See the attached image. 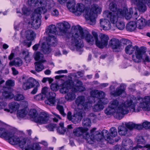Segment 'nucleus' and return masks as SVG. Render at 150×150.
<instances>
[{
  "instance_id": "obj_1",
  "label": "nucleus",
  "mask_w": 150,
  "mask_h": 150,
  "mask_svg": "<svg viewBox=\"0 0 150 150\" xmlns=\"http://www.w3.org/2000/svg\"><path fill=\"white\" fill-rule=\"evenodd\" d=\"M72 28L76 32L72 39V45L75 46L77 51H81L84 46L82 40L84 39L89 44L93 45L97 39V33L94 31L92 32V35L86 31H83V28L79 25H74Z\"/></svg>"
},
{
  "instance_id": "obj_2",
  "label": "nucleus",
  "mask_w": 150,
  "mask_h": 150,
  "mask_svg": "<svg viewBox=\"0 0 150 150\" xmlns=\"http://www.w3.org/2000/svg\"><path fill=\"white\" fill-rule=\"evenodd\" d=\"M56 29L55 25H49L47 29L46 30L45 32L48 35L46 38L47 42V43H42L41 48V51L45 54H48L50 52V45L54 46L56 45L57 42V35H56Z\"/></svg>"
},
{
  "instance_id": "obj_3",
  "label": "nucleus",
  "mask_w": 150,
  "mask_h": 150,
  "mask_svg": "<svg viewBox=\"0 0 150 150\" xmlns=\"http://www.w3.org/2000/svg\"><path fill=\"white\" fill-rule=\"evenodd\" d=\"M96 128H93L91 130L90 134L87 133L84 136V138L88 142L92 144L95 140L100 141L103 138H105L108 141L111 142L112 139L109 134V132L108 130L103 129L101 132L100 131H96Z\"/></svg>"
},
{
  "instance_id": "obj_4",
  "label": "nucleus",
  "mask_w": 150,
  "mask_h": 150,
  "mask_svg": "<svg viewBox=\"0 0 150 150\" xmlns=\"http://www.w3.org/2000/svg\"><path fill=\"white\" fill-rule=\"evenodd\" d=\"M144 47H141L140 48L137 45L133 46L132 45L129 44L125 48V52L127 54H131L135 51V56L133 55L132 58L133 60L135 62L139 63L141 61L143 55L146 51L144 49Z\"/></svg>"
},
{
  "instance_id": "obj_5",
  "label": "nucleus",
  "mask_w": 150,
  "mask_h": 150,
  "mask_svg": "<svg viewBox=\"0 0 150 150\" xmlns=\"http://www.w3.org/2000/svg\"><path fill=\"white\" fill-rule=\"evenodd\" d=\"M100 9L96 4H93L90 9H88L85 11V17L86 19L90 20L91 24H94L96 22L97 13H100Z\"/></svg>"
},
{
  "instance_id": "obj_6",
  "label": "nucleus",
  "mask_w": 150,
  "mask_h": 150,
  "mask_svg": "<svg viewBox=\"0 0 150 150\" xmlns=\"http://www.w3.org/2000/svg\"><path fill=\"white\" fill-rule=\"evenodd\" d=\"M7 139L8 140L10 144L13 145L18 144L20 148H24L25 150V147L27 146L28 144L31 143L29 142H26V139L25 138H24L20 139L18 136L15 135V133L11 131Z\"/></svg>"
},
{
  "instance_id": "obj_7",
  "label": "nucleus",
  "mask_w": 150,
  "mask_h": 150,
  "mask_svg": "<svg viewBox=\"0 0 150 150\" xmlns=\"http://www.w3.org/2000/svg\"><path fill=\"white\" fill-rule=\"evenodd\" d=\"M29 114L30 117L34 119L35 122L39 123L40 124L47 123L49 119V115L44 112H40L38 116V112L34 109L30 111Z\"/></svg>"
},
{
  "instance_id": "obj_8",
  "label": "nucleus",
  "mask_w": 150,
  "mask_h": 150,
  "mask_svg": "<svg viewBox=\"0 0 150 150\" xmlns=\"http://www.w3.org/2000/svg\"><path fill=\"white\" fill-rule=\"evenodd\" d=\"M124 14V11L121 8L117 9L116 14L115 13H112L109 11H105L103 14L104 16L109 19L113 24L117 21L118 16H123Z\"/></svg>"
},
{
  "instance_id": "obj_9",
  "label": "nucleus",
  "mask_w": 150,
  "mask_h": 150,
  "mask_svg": "<svg viewBox=\"0 0 150 150\" xmlns=\"http://www.w3.org/2000/svg\"><path fill=\"white\" fill-rule=\"evenodd\" d=\"M85 98L83 96H80L76 98L75 102L79 110H83L88 109L92 106V103L90 102H85Z\"/></svg>"
},
{
  "instance_id": "obj_10",
  "label": "nucleus",
  "mask_w": 150,
  "mask_h": 150,
  "mask_svg": "<svg viewBox=\"0 0 150 150\" xmlns=\"http://www.w3.org/2000/svg\"><path fill=\"white\" fill-rule=\"evenodd\" d=\"M43 2L44 5L40 6V7H38L35 9V11L38 13H41L44 14L47 12V9H50L53 7L55 3L52 0H45Z\"/></svg>"
},
{
  "instance_id": "obj_11",
  "label": "nucleus",
  "mask_w": 150,
  "mask_h": 150,
  "mask_svg": "<svg viewBox=\"0 0 150 150\" xmlns=\"http://www.w3.org/2000/svg\"><path fill=\"white\" fill-rule=\"evenodd\" d=\"M119 105V102L116 99L111 102V104L105 110V113L107 115L114 114Z\"/></svg>"
},
{
  "instance_id": "obj_12",
  "label": "nucleus",
  "mask_w": 150,
  "mask_h": 150,
  "mask_svg": "<svg viewBox=\"0 0 150 150\" xmlns=\"http://www.w3.org/2000/svg\"><path fill=\"white\" fill-rule=\"evenodd\" d=\"M100 41L98 40V36L96 42V45L99 48L103 49L107 45L109 37L107 35L103 34L100 37Z\"/></svg>"
},
{
  "instance_id": "obj_13",
  "label": "nucleus",
  "mask_w": 150,
  "mask_h": 150,
  "mask_svg": "<svg viewBox=\"0 0 150 150\" xmlns=\"http://www.w3.org/2000/svg\"><path fill=\"white\" fill-rule=\"evenodd\" d=\"M109 44L112 49L115 52H119L122 50L121 43L117 39L112 38L109 42Z\"/></svg>"
},
{
  "instance_id": "obj_14",
  "label": "nucleus",
  "mask_w": 150,
  "mask_h": 150,
  "mask_svg": "<svg viewBox=\"0 0 150 150\" xmlns=\"http://www.w3.org/2000/svg\"><path fill=\"white\" fill-rule=\"evenodd\" d=\"M131 1L133 4H136L137 8L140 12L144 13L147 9L145 1L140 0H131Z\"/></svg>"
},
{
  "instance_id": "obj_15",
  "label": "nucleus",
  "mask_w": 150,
  "mask_h": 150,
  "mask_svg": "<svg viewBox=\"0 0 150 150\" xmlns=\"http://www.w3.org/2000/svg\"><path fill=\"white\" fill-rule=\"evenodd\" d=\"M129 112V110H127L125 107L121 108L120 106L117 107L114 115L116 118L120 120L124 116V115Z\"/></svg>"
},
{
  "instance_id": "obj_16",
  "label": "nucleus",
  "mask_w": 150,
  "mask_h": 150,
  "mask_svg": "<svg viewBox=\"0 0 150 150\" xmlns=\"http://www.w3.org/2000/svg\"><path fill=\"white\" fill-rule=\"evenodd\" d=\"M133 100L131 99H128L123 104L121 105L120 106L121 108L125 107L128 110L129 108L130 107L131 109H133L135 112H139V110H135V108L137 101L136 99V98H135V99L134 100V101Z\"/></svg>"
},
{
  "instance_id": "obj_17",
  "label": "nucleus",
  "mask_w": 150,
  "mask_h": 150,
  "mask_svg": "<svg viewBox=\"0 0 150 150\" xmlns=\"http://www.w3.org/2000/svg\"><path fill=\"white\" fill-rule=\"evenodd\" d=\"M42 13H38L34 11V12L33 14V16L34 18H36V20L35 23L33 21L32 23V25L35 29H38L40 26L41 21V14Z\"/></svg>"
},
{
  "instance_id": "obj_18",
  "label": "nucleus",
  "mask_w": 150,
  "mask_h": 150,
  "mask_svg": "<svg viewBox=\"0 0 150 150\" xmlns=\"http://www.w3.org/2000/svg\"><path fill=\"white\" fill-rule=\"evenodd\" d=\"M35 80L31 77L26 79L25 82L23 83V88L24 90H27L33 87L35 85Z\"/></svg>"
},
{
  "instance_id": "obj_19",
  "label": "nucleus",
  "mask_w": 150,
  "mask_h": 150,
  "mask_svg": "<svg viewBox=\"0 0 150 150\" xmlns=\"http://www.w3.org/2000/svg\"><path fill=\"white\" fill-rule=\"evenodd\" d=\"M88 130V129L87 128L79 127L74 129L73 130V133L74 135L78 137L83 135L84 133H86L85 135H83V138H84V136H85L86 134L87 133L86 132Z\"/></svg>"
},
{
  "instance_id": "obj_20",
  "label": "nucleus",
  "mask_w": 150,
  "mask_h": 150,
  "mask_svg": "<svg viewBox=\"0 0 150 150\" xmlns=\"http://www.w3.org/2000/svg\"><path fill=\"white\" fill-rule=\"evenodd\" d=\"M83 110H79L73 115L71 122L76 124L81 122L83 117Z\"/></svg>"
},
{
  "instance_id": "obj_21",
  "label": "nucleus",
  "mask_w": 150,
  "mask_h": 150,
  "mask_svg": "<svg viewBox=\"0 0 150 150\" xmlns=\"http://www.w3.org/2000/svg\"><path fill=\"white\" fill-rule=\"evenodd\" d=\"M137 142V145L133 147L132 150H135L138 148L143 149L145 148L144 146L139 145V144H143L145 143L146 141L143 137L141 136H138L136 138Z\"/></svg>"
},
{
  "instance_id": "obj_22",
  "label": "nucleus",
  "mask_w": 150,
  "mask_h": 150,
  "mask_svg": "<svg viewBox=\"0 0 150 150\" xmlns=\"http://www.w3.org/2000/svg\"><path fill=\"white\" fill-rule=\"evenodd\" d=\"M104 93V92L102 91L94 90L91 91L90 92V94L92 97L94 98H98V100L101 96H103Z\"/></svg>"
},
{
  "instance_id": "obj_23",
  "label": "nucleus",
  "mask_w": 150,
  "mask_h": 150,
  "mask_svg": "<svg viewBox=\"0 0 150 150\" xmlns=\"http://www.w3.org/2000/svg\"><path fill=\"white\" fill-rule=\"evenodd\" d=\"M70 28V26L69 23L65 21L59 23L58 26L60 31L62 33H66L67 31V29Z\"/></svg>"
},
{
  "instance_id": "obj_24",
  "label": "nucleus",
  "mask_w": 150,
  "mask_h": 150,
  "mask_svg": "<svg viewBox=\"0 0 150 150\" xmlns=\"http://www.w3.org/2000/svg\"><path fill=\"white\" fill-rule=\"evenodd\" d=\"M45 0H28V4L30 6H40L44 5L43 2Z\"/></svg>"
},
{
  "instance_id": "obj_25",
  "label": "nucleus",
  "mask_w": 150,
  "mask_h": 150,
  "mask_svg": "<svg viewBox=\"0 0 150 150\" xmlns=\"http://www.w3.org/2000/svg\"><path fill=\"white\" fill-rule=\"evenodd\" d=\"M150 105V96H146L144 97L143 102L139 104V106L142 108H148Z\"/></svg>"
},
{
  "instance_id": "obj_26",
  "label": "nucleus",
  "mask_w": 150,
  "mask_h": 150,
  "mask_svg": "<svg viewBox=\"0 0 150 150\" xmlns=\"http://www.w3.org/2000/svg\"><path fill=\"white\" fill-rule=\"evenodd\" d=\"M41 147L38 143H28L25 147V150H40Z\"/></svg>"
},
{
  "instance_id": "obj_27",
  "label": "nucleus",
  "mask_w": 150,
  "mask_h": 150,
  "mask_svg": "<svg viewBox=\"0 0 150 150\" xmlns=\"http://www.w3.org/2000/svg\"><path fill=\"white\" fill-rule=\"evenodd\" d=\"M121 86L117 87L116 90L112 91L110 92V94L113 96L116 97L121 95L125 92L124 88H121Z\"/></svg>"
},
{
  "instance_id": "obj_28",
  "label": "nucleus",
  "mask_w": 150,
  "mask_h": 150,
  "mask_svg": "<svg viewBox=\"0 0 150 150\" xmlns=\"http://www.w3.org/2000/svg\"><path fill=\"white\" fill-rule=\"evenodd\" d=\"M118 132L119 134L121 136H129L127 128L123 125L120 126L118 127Z\"/></svg>"
},
{
  "instance_id": "obj_29",
  "label": "nucleus",
  "mask_w": 150,
  "mask_h": 150,
  "mask_svg": "<svg viewBox=\"0 0 150 150\" xmlns=\"http://www.w3.org/2000/svg\"><path fill=\"white\" fill-rule=\"evenodd\" d=\"M34 59L36 61H38V62H46L44 59V55L43 54L39 52H37L34 54Z\"/></svg>"
},
{
  "instance_id": "obj_30",
  "label": "nucleus",
  "mask_w": 150,
  "mask_h": 150,
  "mask_svg": "<svg viewBox=\"0 0 150 150\" xmlns=\"http://www.w3.org/2000/svg\"><path fill=\"white\" fill-rule=\"evenodd\" d=\"M36 34L32 30H29L26 32V37L28 41H32L35 38Z\"/></svg>"
},
{
  "instance_id": "obj_31",
  "label": "nucleus",
  "mask_w": 150,
  "mask_h": 150,
  "mask_svg": "<svg viewBox=\"0 0 150 150\" xmlns=\"http://www.w3.org/2000/svg\"><path fill=\"white\" fill-rule=\"evenodd\" d=\"M11 132V131H8L5 128H0V137L7 139Z\"/></svg>"
},
{
  "instance_id": "obj_32",
  "label": "nucleus",
  "mask_w": 150,
  "mask_h": 150,
  "mask_svg": "<svg viewBox=\"0 0 150 150\" xmlns=\"http://www.w3.org/2000/svg\"><path fill=\"white\" fill-rule=\"evenodd\" d=\"M136 27V21H131L127 25L126 28L128 31H132L135 30Z\"/></svg>"
},
{
  "instance_id": "obj_33",
  "label": "nucleus",
  "mask_w": 150,
  "mask_h": 150,
  "mask_svg": "<svg viewBox=\"0 0 150 150\" xmlns=\"http://www.w3.org/2000/svg\"><path fill=\"white\" fill-rule=\"evenodd\" d=\"M146 20L142 18H139L136 22L137 27L139 29L143 28L146 25Z\"/></svg>"
},
{
  "instance_id": "obj_34",
  "label": "nucleus",
  "mask_w": 150,
  "mask_h": 150,
  "mask_svg": "<svg viewBox=\"0 0 150 150\" xmlns=\"http://www.w3.org/2000/svg\"><path fill=\"white\" fill-rule=\"evenodd\" d=\"M132 143V142L129 139H125L123 140L122 142V146L123 148L125 150H128L130 147L129 143Z\"/></svg>"
},
{
  "instance_id": "obj_35",
  "label": "nucleus",
  "mask_w": 150,
  "mask_h": 150,
  "mask_svg": "<svg viewBox=\"0 0 150 150\" xmlns=\"http://www.w3.org/2000/svg\"><path fill=\"white\" fill-rule=\"evenodd\" d=\"M86 10H88V9L85 8L83 4L79 3L77 4L76 6V12L78 11L80 12V13H79L78 14V15L80 16L83 12H84V14L85 15V11Z\"/></svg>"
},
{
  "instance_id": "obj_36",
  "label": "nucleus",
  "mask_w": 150,
  "mask_h": 150,
  "mask_svg": "<svg viewBox=\"0 0 150 150\" xmlns=\"http://www.w3.org/2000/svg\"><path fill=\"white\" fill-rule=\"evenodd\" d=\"M42 63L40 62H35V71L39 72L42 71L44 69V66L42 64Z\"/></svg>"
},
{
  "instance_id": "obj_37",
  "label": "nucleus",
  "mask_w": 150,
  "mask_h": 150,
  "mask_svg": "<svg viewBox=\"0 0 150 150\" xmlns=\"http://www.w3.org/2000/svg\"><path fill=\"white\" fill-rule=\"evenodd\" d=\"M8 106L9 108L12 111H16L19 109V105L17 102H13L9 103Z\"/></svg>"
},
{
  "instance_id": "obj_38",
  "label": "nucleus",
  "mask_w": 150,
  "mask_h": 150,
  "mask_svg": "<svg viewBox=\"0 0 150 150\" xmlns=\"http://www.w3.org/2000/svg\"><path fill=\"white\" fill-rule=\"evenodd\" d=\"M104 106L103 105L98 103V102L96 104L93 106V110L95 112H98L102 110Z\"/></svg>"
},
{
  "instance_id": "obj_39",
  "label": "nucleus",
  "mask_w": 150,
  "mask_h": 150,
  "mask_svg": "<svg viewBox=\"0 0 150 150\" xmlns=\"http://www.w3.org/2000/svg\"><path fill=\"white\" fill-rule=\"evenodd\" d=\"M2 95L6 98L10 99L13 98L14 97V94L10 91H4L2 92Z\"/></svg>"
},
{
  "instance_id": "obj_40",
  "label": "nucleus",
  "mask_w": 150,
  "mask_h": 150,
  "mask_svg": "<svg viewBox=\"0 0 150 150\" xmlns=\"http://www.w3.org/2000/svg\"><path fill=\"white\" fill-rule=\"evenodd\" d=\"M76 98V95L74 93L70 92L68 93L65 96V98L67 100H74Z\"/></svg>"
},
{
  "instance_id": "obj_41",
  "label": "nucleus",
  "mask_w": 150,
  "mask_h": 150,
  "mask_svg": "<svg viewBox=\"0 0 150 150\" xmlns=\"http://www.w3.org/2000/svg\"><path fill=\"white\" fill-rule=\"evenodd\" d=\"M63 84L64 86H66L69 89H70L74 86V82L71 79H68Z\"/></svg>"
},
{
  "instance_id": "obj_42",
  "label": "nucleus",
  "mask_w": 150,
  "mask_h": 150,
  "mask_svg": "<svg viewBox=\"0 0 150 150\" xmlns=\"http://www.w3.org/2000/svg\"><path fill=\"white\" fill-rule=\"evenodd\" d=\"M22 54L23 55H25L24 59L26 62H29L30 61L31 59L29 55V53L27 51H23L22 52Z\"/></svg>"
},
{
  "instance_id": "obj_43",
  "label": "nucleus",
  "mask_w": 150,
  "mask_h": 150,
  "mask_svg": "<svg viewBox=\"0 0 150 150\" xmlns=\"http://www.w3.org/2000/svg\"><path fill=\"white\" fill-rule=\"evenodd\" d=\"M82 124L85 127H90L91 124V120L88 118H84L82 121Z\"/></svg>"
},
{
  "instance_id": "obj_44",
  "label": "nucleus",
  "mask_w": 150,
  "mask_h": 150,
  "mask_svg": "<svg viewBox=\"0 0 150 150\" xmlns=\"http://www.w3.org/2000/svg\"><path fill=\"white\" fill-rule=\"evenodd\" d=\"M105 93H104L103 96H101L100 98L98 100V103H100L102 104H106L108 103V99L105 98Z\"/></svg>"
},
{
  "instance_id": "obj_45",
  "label": "nucleus",
  "mask_w": 150,
  "mask_h": 150,
  "mask_svg": "<svg viewBox=\"0 0 150 150\" xmlns=\"http://www.w3.org/2000/svg\"><path fill=\"white\" fill-rule=\"evenodd\" d=\"M56 108L62 115L63 117L66 116V114L64 112V108L62 106L59 104H58L57 105Z\"/></svg>"
},
{
  "instance_id": "obj_46",
  "label": "nucleus",
  "mask_w": 150,
  "mask_h": 150,
  "mask_svg": "<svg viewBox=\"0 0 150 150\" xmlns=\"http://www.w3.org/2000/svg\"><path fill=\"white\" fill-rule=\"evenodd\" d=\"M14 100L17 101H20L24 100L25 99V97L23 95L21 94H17L15 95H14L13 97Z\"/></svg>"
},
{
  "instance_id": "obj_47",
  "label": "nucleus",
  "mask_w": 150,
  "mask_h": 150,
  "mask_svg": "<svg viewBox=\"0 0 150 150\" xmlns=\"http://www.w3.org/2000/svg\"><path fill=\"white\" fill-rule=\"evenodd\" d=\"M47 98V100L45 101L46 104L51 106H53L54 105L55 102V97Z\"/></svg>"
},
{
  "instance_id": "obj_48",
  "label": "nucleus",
  "mask_w": 150,
  "mask_h": 150,
  "mask_svg": "<svg viewBox=\"0 0 150 150\" xmlns=\"http://www.w3.org/2000/svg\"><path fill=\"white\" fill-rule=\"evenodd\" d=\"M116 23V26L120 30H122L125 27V24L122 21H120L117 22V21L114 23Z\"/></svg>"
},
{
  "instance_id": "obj_49",
  "label": "nucleus",
  "mask_w": 150,
  "mask_h": 150,
  "mask_svg": "<svg viewBox=\"0 0 150 150\" xmlns=\"http://www.w3.org/2000/svg\"><path fill=\"white\" fill-rule=\"evenodd\" d=\"M111 136L115 137L117 135V132L116 129L115 127H111L110 130Z\"/></svg>"
},
{
  "instance_id": "obj_50",
  "label": "nucleus",
  "mask_w": 150,
  "mask_h": 150,
  "mask_svg": "<svg viewBox=\"0 0 150 150\" xmlns=\"http://www.w3.org/2000/svg\"><path fill=\"white\" fill-rule=\"evenodd\" d=\"M125 127L131 130L134 128L135 124L131 122H129L125 124Z\"/></svg>"
},
{
  "instance_id": "obj_51",
  "label": "nucleus",
  "mask_w": 150,
  "mask_h": 150,
  "mask_svg": "<svg viewBox=\"0 0 150 150\" xmlns=\"http://www.w3.org/2000/svg\"><path fill=\"white\" fill-rule=\"evenodd\" d=\"M109 8L111 11L113 12L116 11L117 10L116 5L113 2L110 3L109 5Z\"/></svg>"
},
{
  "instance_id": "obj_52",
  "label": "nucleus",
  "mask_w": 150,
  "mask_h": 150,
  "mask_svg": "<svg viewBox=\"0 0 150 150\" xmlns=\"http://www.w3.org/2000/svg\"><path fill=\"white\" fill-rule=\"evenodd\" d=\"M69 88L66 86H64L63 84L62 87L60 89L59 91L62 94H65L68 92Z\"/></svg>"
},
{
  "instance_id": "obj_53",
  "label": "nucleus",
  "mask_w": 150,
  "mask_h": 150,
  "mask_svg": "<svg viewBox=\"0 0 150 150\" xmlns=\"http://www.w3.org/2000/svg\"><path fill=\"white\" fill-rule=\"evenodd\" d=\"M14 60L16 67H20L23 64V61L21 59L18 58Z\"/></svg>"
},
{
  "instance_id": "obj_54",
  "label": "nucleus",
  "mask_w": 150,
  "mask_h": 150,
  "mask_svg": "<svg viewBox=\"0 0 150 150\" xmlns=\"http://www.w3.org/2000/svg\"><path fill=\"white\" fill-rule=\"evenodd\" d=\"M56 93L53 91H49L47 94L46 97L47 98H55L56 96Z\"/></svg>"
},
{
  "instance_id": "obj_55",
  "label": "nucleus",
  "mask_w": 150,
  "mask_h": 150,
  "mask_svg": "<svg viewBox=\"0 0 150 150\" xmlns=\"http://www.w3.org/2000/svg\"><path fill=\"white\" fill-rule=\"evenodd\" d=\"M45 95H43L41 93H40L35 96H34V98L37 100H42L45 98Z\"/></svg>"
},
{
  "instance_id": "obj_56",
  "label": "nucleus",
  "mask_w": 150,
  "mask_h": 150,
  "mask_svg": "<svg viewBox=\"0 0 150 150\" xmlns=\"http://www.w3.org/2000/svg\"><path fill=\"white\" fill-rule=\"evenodd\" d=\"M18 115L20 117H24L26 114V111L24 109L18 111Z\"/></svg>"
},
{
  "instance_id": "obj_57",
  "label": "nucleus",
  "mask_w": 150,
  "mask_h": 150,
  "mask_svg": "<svg viewBox=\"0 0 150 150\" xmlns=\"http://www.w3.org/2000/svg\"><path fill=\"white\" fill-rule=\"evenodd\" d=\"M15 84V82L14 81L8 79L6 82V85L9 87L13 86Z\"/></svg>"
},
{
  "instance_id": "obj_58",
  "label": "nucleus",
  "mask_w": 150,
  "mask_h": 150,
  "mask_svg": "<svg viewBox=\"0 0 150 150\" xmlns=\"http://www.w3.org/2000/svg\"><path fill=\"white\" fill-rule=\"evenodd\" d=\"M56 127V125L54 124H50L46 126L48 130L50 131H53L54 129Z\"/></svg>"
},
{
  "instance_id": "obj_59",
  "label": "nucleus",
  "mask_w": 150,
  "mask_h": 150,
  "mask_svg": "<svg viewBox=\"0 0 150 150\" xmlns=\"http://www.w3.org/2000/svg\"><path fill=\"white\" fill-rule=\"evenodd\" d=\"M22 11L23 15L27 16L29 14L30 10L26 7H23L22 8Z\"/></svg>"
},
{
  "instance_id": "obj_60",
  "label": "nucleus",
  "mask_w": 150,
  "mask_h": 150,
  "mask_svg": "<svg viewBox=\"0 0 150 150\" xmlns=\"http://www.w3.org/2000/svg\"><path fill=\"white\" fill-rule=\"evenodd\" d=\"M109 23V20L107 19H101L100 20V25L102 27L106 23Z\"/></svg>"
},
{
  "instance_id": "obj_61",
  "label": "nucleus",
  "mask_w": 150,
  "mask_h": 150,
  "mask_svg": "<svg viewBox=\"0 0 150 150\" xmlns=\"http://www.w3.org/2000/svg\"><path fill=\"white\" fill-rule=\"evenodd\" d=\"M63 33L65 34V35L66 39H69L72 36L71 39V43H72V39L74 36V35H74H72V34L71 33L69 32H68L67 31L66 33Z\"/></svg>"
},
{
  "instance_id": "obj_62",
  "label": "nucleus",
  "mask_w": 150,
  "mask_h": 150,
  "mask_svg": "<svg viewBox=\"0 0 150 150\" xmlns=\"http://www.w3.org/2000/svg\"><path fill=\"white\" fill-rule=\"evenodd\" d=\"M111 24L109 21V23H106L102 27L104 30H109L111 28Z\"/></svg>"
},
{
  "instance_id": "obj_63",
  "label": "nucleus",
  "mask_w": 150,
  "mask_h": 150,
  "mask_svg": "<svg viewBox=\"0 0 150 150\" xmlns=\"http://www.w3.org/2000/svg\"><path fill=\"white\" fill-rule=\"evenodd\" d=\"M58 86L56 83H52L50 86V88L53 91H57L58 89Z\"/></svg>"
},
{
  "instance_id": "obj_64",
  "label": "nucleus",
  "mask_w": 150,
  "mask_h": 150,
  "mask_svg": "<svg viewBox=\"0 0 150 150\" xmlns=\"http://www.w3.org/2000/svg\"><path fill=\"white\" fill-rule=\"evenodd\" d=\"M143 127L145 129H148L150 128V122L148 121H145L143 122Z\"/></svg>"
}]
</instances>
